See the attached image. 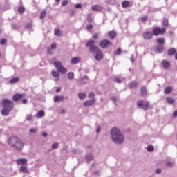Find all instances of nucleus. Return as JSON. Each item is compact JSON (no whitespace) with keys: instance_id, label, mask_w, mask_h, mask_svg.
<instances>
[{"instance_id":"nucleus-1","label":"nucleus","mask_w":177,"mask_h":177,"mask_svg":"<svg viewBox=\"0 0 177 177\" xmlns=\"http://www.w3.org/2000/svg\"><path fill=\"white\" fill-rule=\"evenodd\" d=\"M110 134L113 143L116 145L124 143V135L121 133L120 129L117 127L113 128L110 131Z\"/></svg>"},{"instance_id":"nucleus-2","label":"nucleus","mask_w":177,"mask_h":177,"mask_svg":"<svg viewBox=\"0 0 177 177\" xmlns=\"http://www.w3.org/2000/svg\"><path fill=\"white\" fill-rule=\"evenodd\" d=\"M8 144L12 147H15L16 150L20 151V150H23V147L24 144L17 137L12 136L10 137L8 140Z\"/></svg>"},{"instance_id":"nucleus-3","label":"nucleus","mask_w":177,"mask_h":177,"mask_svg":"<svg viewBox=\"0 0 177 177\" xmlns=\"http://www.w3.org/2000/svg\"><path fill=\"white\" fill-rule=\"evenodd\" d=\"M53 64L54 67H56L57 71L61 73V74H66V73H67V69L63 66V64L60 61H55Z\"/></svg>"},{"instance_id":"nucleus-4","label":"nucleus","mask_w":177,"mask_h":177,"mask_svg":"<svg viewBox=\"0 0 177 177\" xmlns=\"http://www.w3.org/2000/svg\"><path fill=\"white\" fill-rule=\"evenodd\" d=\"M99 45L102 49H106L110 46H113V43L109 40L104 39L99 42Z\"/></svg>"},{"instance_id":"nucleus-5","label":"nucleus","mask_w":177,"mask_h":177,"mask_svg":"<svg viewBox=\"0 0 177 177\" xmlns=\"http://www.w3.org/2000/svg\"><path fill=\"white\" fill-rule=\"evenodd\" d=\"M3 107L12 110L13 109V102L9 100H3L2 101Z\"/></svg>"},{"instance_id":"nucleus-6","label":"nucleus","mask_w":177,"mask_h":177,"mask_svg":"<svg viewBox=\"0 0 177 177\" xmlns=\"http://www.w3.org/2000/svg\"><path fill=\"white\" fill-rule=\"evenodd\" d=\"M149 102H145L140 100L137 102V106L140 109H142V110H147L149 109Z\"/></svg>"},{"instance_id":"nucleus-7","label":"nucleus","mask_w":177,"mask_h":177,"mask_svg":"<svg viewBox=\"0 0 177 177\" xmlns=\"http://www.w3.org/2000/svg\"><path fill=\"white\" fill-rule=\"evenodd\" d=\"M51 75L53 77H54L55 79V81L57 82V81H60V72L58 71H56L55 69H53L52 71H51Z\"/></svg>"},{"instance_id":"nucleus-8","label":"nucleus","mask_w":177,"mask_h":177,"mask_svg":"<svg viewBox=\"0 0 177 177\" xmlns=\"http://www.w3.org/2000/svg\"><path fill=\"white\" fill-rule=\"evenodd\" d=\"M165 32V28H155L153 30V35H160V34H164Z\"/></svg>"},{"instance_id":"nucleus-9","label":"nucleus","mask_w":177,"mask_h":177,"mask_svg":"<svg viewBox=\"0 0 177 177\" xmlns=\"http://www.w3.org/2000/svg\"><path fill=\"white\" fill-rule=\"evenodd\" d=\"M95 102H96V100L95 98L88 100L84 102V107H89L91 106H93V104H95Z\"/></svg>"},{"instance_id":"nucleus-10","label":"nucleus","mask_w":177,"mask_h":177,"mask_svg":"<svg viewBox=\"0 0 177 177\" xmlns=\"http://www.w3.org/2000/svg\"><path fill=\"white\" fill-rule=\"evenodd\" d=\"M23 97H26V94L17 93L13 95L12 100H14V102H17V100H20V99H23Z\"/></svg>"},{"instance_id":"nucleus-11","label":"nucleus","mask_w":177,"mask_h":177,"mask_svg":"<svg viewBox=\"0 0 177 177\" xmlns=\"http://www.w3.org/2000/svg\"><path fill=\"white\" fill-rule=\"evenodd\" d=\"M95 59L97 62H100L103 59V53L100 50H97Z\"/></svg>"},{"instance_id":"nucleus-12","label":"nucleus","mask_w":177,"mask_h":177,"mask_svg":"<svg viewBox=\"0 0 177 177\" xmlns=\"http://www.w3.org/2000/svg\"><path fill=\"white\" fill-rule=\"evenodd\" d=\"M144 39H151L153 38V33L151 32H145L142 34Z\"/></svg>"},{"instance_id":"nucleus-13","label":"nucleus","mask_w":177,"mask_h":177,"mask_svg":"<svg viewBox=\"0 0 177 177\" xmlns=\"http://www.w3.org/2000/svg\"><path fill=\"white\" fill-rule=\"evenodd\" d=\"M81 62V57H73L71 59V64H78Z\"/></svg>"},{"instance_id":"nucleus-14","label":"nucleus","mask_w":177,"mask_h":177,"mask_svg":"<svg viewBox=\"0 0 177 177\" xmlns=\"http://www.w3.org/2000/svg\"><path fill=\"white\" fill-rule=\"evenodd\" d=\"M17 163L18 165H27V159L26 158L17 159Z\"/></svg>"},{"instance_id":"nucleus-15","label":"nucleus","mask_w":177,"mask_h":177,"mask_svg":"<svg viewBox=\"0 0 177 177\" xmlns=\"http://www.w3.org/2000/svg\"><path fill=\"white\" fill-rule=\"evenodd\" d=\"M91 9L95 12H102L103 7L100 5H94L91 7Z\"/></svg>"},{"instance_id":"nucleus-16","label":"nucleus","mask_w":177,"mask_h":177,"mask_svg":"<svg viewBox=\"0 0 177 177\" xmlns=\"http://www.w3.org/2000/svg\"><path fill=\"white\" fill-rule=\"evenodd\" d=\"M53 100L55 103L63 102V100H64V97L63 95H56L54 97Z\"/></svg>"},{"instance_id":"nucleus-17","label":"nucleus","mask_w":177,"mask_h":177,"mask_svg":"<svg viewBox=\"0 0 177 177\" xmlns=\"http://www.w3.org/2000/svg\"><path fill=\"white\" fill-rule=\"evenodd\" d=\"M162 66L163 68H165L166 70H168L171 67V63L167 60H163L162 62Z\"/></svg>"},{"instance_id":"nucleus-18","label":"nucleus","mask_w":177,"mask_h":177,"mask_svg":"<svg viewBox=\"0 0 177 177\" xmlns=\"http://www.w3.org/2000/svg\"><path fill=\"white\" fill-rule=\"evenodd\" d=\"M20 172H22V174H28V169L27 168V166L21 165L19 168Z\"/></svg>"},{"instance_id":"nucleus-19","label":"nucleus","mask_w":177,"mask_h":177,"mask_svg":"<svg viewBox=\"0 0 177 177\" xmlns=\"http://www.w3.org/2000/svg\"><path fill=\"white\" fill-rule=\"evenodd\" d=\"M54 34L57 37H63V32L59 28L55 29L54 31Z\"/></svg>"},{"instance_id":"nucleus-20","label":"nucleus","mask_w":177,"mask_h":177,"mask_svg":"<svg viewBox=\"0 0 177 177\" xmlns=\"http://www.w3.org/2000/svg\"><path fill=\"white\" fill-rule=\"evenodd\" d=\"M97 50H99V48L95 45L89 47V52L91 53H95V52H97Z\"/></svg>"},{"instance_id":"nucleus-21","label":"nucleus","mask_w":177,"mask_h":177,"mask_svg":"<svg viewBox=\"0 0 177 177\" xmlns=\"http://www.w3.org/2000/svg\"><path fill=\"white\" fill-rule=\"evenodd\" d=\"M166 102L168 104H174V103H175V99L171 97H166Z\"/></svg>"},{"instance_id":"nucleus-22","label":"nucleus","mask_w":177,"mask_h":177,"mask_svg":"<svg viewBox=\"0 0 177 177\" xmlns=\"http://www.w3.org/2000/svg\"><path fill=\"white\" fill-rule=\"evenodd\" d=\"M10 110H12V109H9L8 108L3 107V109L1 110L2 115H8L9 114V112L10 111Z\"/></svg>"},{"instance_id":"nucleus-23","label":"nucleus","mask_w":177,"mask_h":177,"mask_svg":"<svg viewBox=\"0 0 177 177\" xmlns=\"http://www.w3.org/2000/svg\"><path fill=\"white\" fill-rule=\"evenodd\" d=\"M78 97L80 100H84L86 97V93L80 92L78 93Z\"/></svg>"},{"instance_id":"nucleus-24","label":"nucleus","mask_w":177,"mask_h":177,"mask_svg":"<svg viewBox=\"0 0 177 177\" xmlns=\"http://www.w3.org/2000/svg\"><path fill=\"white\" fill-rule=\"evenodd\" d=\"M140 92H141L142 96H146L147 93V89L146 88V87H141Z\"/></svg>"},{"instance_id":"nucleus-25","label":"nucleus","mask_w":177,"mask_h":177,"mask_svg":"<svg viewBox=\"0 0 177 177\" xmlns=\"http://www.w3.org/2000/svg\"><path fill=\"white\" fill-rule=\"evenodd\" d=\"M129 88H131V89H133V88L138 87V83H137V82H132L129 83Z\"/></svg>"},{"instance_id":"nucleus-26","label":"nucleus","mask_w":177,"mask_h":177,"mask_svg":"<svg viewBox=\"0 0 177 177\" xmlns=\"http://www.w3.org/2000/svg\"><path fill=\"white\" fill-rule=\"evenodd\" d=\"M45 115V112H44V111H39L36 117H37V118H42V117H44Z\"/></svg>"},{"instance_id":"nucleus-27","label":"nucleus","mask_w":177,"mask_h":177,"mask_svg":"<svg viewBox=\"0 0 177 177\" xmlns=\"http://www.w3.org/2000/svg\"><path fill=\"white\" fill-rule=\"evenodd\" d=\"M165 165H167V167H169V168H172V167H174L175 165V162H174L171 160H169L165 162Z\"/></svg>"},{"instance_id":"nucleus-28","label":"nucleus","mask_w":177,"mask_h":177,"mask_svg":"<svg viewBox=\"0 0 177 177\" xmlns=\"http://www.w3.org/2000/svg\"><path fill=\"white\" fill-rule=\"evenodd\" d=\"M19 82V77H13L9 80V84H16Z\"/></svg>"},{"instance_id":"nucleus-29","label":"nucleus","mask_w":177,"mask_h":177,"mask_svg":"<svg viewBox=\"0 0 177 177\" xmlns=\"http://www.w3.org/2000/svg\"><path fill=\"white\" fill-rule=\"evenodd\" d=\"M175 53H176V50H175L174 48H170L168 50V55L169 56H172L173 55H175Z\"/></svg>"},{"instance_id":"nucleus-30","label":"nucleus","mask_w":177,"mask_h":177,"mask_svg":"<svg viewBox=\"0 0 177 177\" xmlns=\"http://www.w3.org/2000/svg\"><path fill=\"white\" fill-rule=\"evenodd\" d=\"M109 37L111 38V39H114V38H115V36L117 35L115 34V32L111 31L109 32Z\"/></svg>"},{"instance_id":"nucleus-31","label":"nucleus","mask_w":177,"mask_h":177,"mask_svg":"<svg viewBox=\"0 0 177 177\" xmlns=\"http://www.w3.org/2000/svg\"><path fill=\"white\" fill-rule=\"evenodd\" d=\"M93 160V154H88L86 156V160L87 162H89V161H92Z\"/></svg>"},{"instance_id":"nucleus-32","label":"nucleus","mask_w":177,"mask_h":177,"mask_svg":"<svg viewBox=\"0 0 177 177\" xmlns=\"http://www.w3.org/2000/svg\"><path fill=\"white\" fill-rule=\"evenodd\" d=\"M171 92H172V87L171 86H168L166 87L165 89V93H166L167 95L171 93Z\"/></svg>"},{"instance_id":"nucleus-33","label":"nucleus","mask_w":177,"mask_h":177,"mask_svg":"<svg viewBox=\"0 0 177 177\" xmlns=\"http://www.w3.org/2000/svg\"><path fill=\"white\" fill-rule=\"evenodd\" d=\"M122 6L123 8H128L129 6V1H124L122 3Z\"/></svg>"},{"instance_id":"nucleus-34","label":"nucleus","mask_w":177,"mask_h":177,"mask_svg":"<svg viewBox=\"0 0 177 177\" xmlns=\"http://www.w3.org/2000/svg\"><path fill=\"white\" fill-rule=\"evenodd\" d=\"M67 77L68 78V80H73L74 79V73L73 72H69L67 74Z\"/></svg>"},{"instance_id":"nucleus-35","label":"nucleus","mask_w":177,"mask_h":177,"mask_svg":"<svg viewBox=\"0 0 177 177\" xmlns=\"http://www.w3.org/2000/svg\"><path fill=\"white\" fill-rule=\"evenodd\" d=\"M51 147H52V149H53V150H56V149H58V148H59V143H57V142L53 143V144L51 145Z\"/></svg>"},{"instance_id":"nucleus-36","label":"nucleus","mask_w":177,"mask_h":177,"mask_svg":"<svg viewBox=\"0 0 177 177\" xmlns=\"http://www.w3.org/2000/svg\"><path fill=\"white\" fill-rule=\"evenodd\" d=\"M93 44H95V41L93 40H89L86 43V46H89V48H91V46H93Z\"/></svg>"},{"instance_id":"nucleus-37","label":"nucleus","mask_w":177,"mask_h":177,"mask_svg":"<svg viewBox=\"0 0 177 177\" xmlns=\"http://www.w3.org/2000/svg\"><path fill=\"white\" fill-rule=\"evenodd\" d=\"M30 133H37L38 132V129L37 128H31L29 130Z\"/></svg>"},{"instance_id":"nucleus-38","label":"nucleus","mask_w":177,"mask_h":177,"mask_svg":"<svg viewBox=\"0 0 177 177\" xmlns=\"http://www.w3.org/2000/svg\"><path fill=\"white\" fill-rule=\"evenodd\" d=\"M46 16V10H43L40 15V19H44Z\"/></svg>"},{"instance_id":"nucleus-39","label":"nucleus","mask_w":177,"mask_h":177,"mask_svg":"<svg viewBox=\"0 0 177 177\" xmlns=\"http://www.w3.org/2000/svg\"><path fill=\"white\" fill-rule=\"evenodd\" d=\"M165 39H163V38H160V39H157V43L158 44H165Z\"/></svg>"},{"instance_id":"nucleus-40","label":"nucleus","mask_w":177,"mask_h":177,"mask_svg":"<svg viewBox=\"0 0 177 177\" xmlns=\"http://www.w3.org/2000/svg\"><path fill=\"white\" fill-rule=\"evenodd\" d=\"M18 10L19 13L22 14V13H24V10H26V8H24V7L23 6H19L18 8Z\"/></svg>"},{"instance_id":"nucleus-41","label":"nucleus","mask_w":177,"mask_h":177,"mask_svg":"<svg viewBox=\"0 0 177 177\" xmlns=\"http://www.w3.org/2000/svg\"><path fill=\"white\" fill-rule=\"evenodd\" d=\"M59 114H62V115L66 114V109H64V108H61V109H59Z\"/></svg>"},{"instance_id":"nucleus-42","label":"nucleus","mask_w":177,"mask_h":177,"mask_svg":"<svg viewBox=\"0 0 177 177\" xmlns=\"http://www.w3.org/2000/svg\"><path fill=\"white\" fill-rule=\"evenodd\" d=\"M88 97L89 99H94L93 97H95V93H93V92H90V93H88Z\"/></svg>"},{"instance_id":"nucleus-43","label":"nucleus","mask_w":177,"mask_h":177,"mask_svg":"<svg viewBox=\"0 0 177 177\" xmlns=\"http://www.w3.org/2000/svg\"><path fill=\"white\" fill-rule=\"evenodd\" d=\"M147 151H153V150H154V147H153V145H149L147 147Z\"/></svg>"},{"instance_id":"nucleus-44","label":"nucleus","mask_w":177,"mask_h":177,"mask_svg":"<svg viewBox=\"0 0 177 177\" xmlns=\"http://www.w3.org/2000/svg\"><path fill=\"white\" fill-rule=\"evenodd\" d=\"M26 120L27 121H32V115H26Z\"/></svg>"},{"instance_id":"nucleus-45","label":"nucleus","mask_w":177,"mask_h":177,"mask_svg":"<svg viewBox=\"0 0 177 177\" xmlns=\"http://www.w3.org/2000/svg\"><path fill=\"white\" fill-rule=\"evenodd\" d=\"M164 49V46H162V45H159L157 47V50H158V52H162Z\"/></svg>"},{"instance_id":"nucleus-46","label":"nucleus","mask_w":177,"mask_h":177,"mask_svg":"<svg viewBox=\"0 0 177 177\" xmlns=\"http://www.w3.org/2000/svg\"><path fill=\"white\" fill-rule=\"evenodd\" d=\"M115 82H117V84H121L122 81L119 77H115L114 79Z\"/></svg>"},{"instance_id":"nucleus-47","label":"nucleus","mask_w":177,"mask_h":177,"mask_svg":"<svg viewBox=\"0 0 177 177\" xmlns=\"http://www.w3.org/2000/svg\"><path fill=\"white\" fill-rule=\"evenodd\" d=\"M121 48H118V50L115 52V55L116 56H119V55H121Z\"/></svg>"},{"instance_id":"nucleus-48","label":"nucleus","mask_w":177,"mask_h":177,"mask_svg":"<svg viewBox=\"0 0 177 177\" xmlns=\"http://www.w3.org/2000/svg\"><path fill=\"white\" fill-rule=\"evenodd\" d=\"M92 28H93V26L92 24H88L86 26V30H88V31H91Z\"/></svg>"},{"instance_id":"nucleus-49","label":"nucleus","mask_w":177,"mask_h":177,"mask_svg":"<svg viewBox=\"0 0 177 177\" xmlns=\"http://www.w3.org/2000/svg\"><path fill=\"white\" fill-rule=\"evenodd\" d=\"M0 44L1 45H5V44H6V40L5 39H2L0 40Z\"/></svg>"},{"instance_id":"nucleus-50","label":"nucleus","mask_w":177,"mask_h":177,"mask_svg":"<svg viewBox=\"0 0 177 177\" xmlns=\"http://www.w3.org/2000/svg\"><path fill=\"white\" fill-rule=\"evenodd\" d=\"M162 24L163 26H168V19H164Z\"/></svg>"},{"instance_id":"nucleus-51","label":"nucleus","mask_w":177,"mask_h":177,"mask_svg":"<svg viewBox=\"0 0 177 177\" xmlns=\"http://www.w3.org/2000/svg\"><path fill=\"white\" fill-rule=\"evenodd\" d=\"M67 3H68V1H66V0H64L62 2V6H66V5H67Z\"/></svg>"},{"instance_id":"nucleus-52","label":"nucleus","mask_w":177,"mask_h":177,"mask_svg":"<svg viewBox=\"0 0 177 177\" xmlns=\"http://www.w3.org/2000/svg\"><path fill=\"white\" fill-rule=\"evenodd\" d=\"M93 39H97V38H99V35H97V33H95L93 35Z\"/></svg>"},{"instance_id":"nucleus-53","label":"nucleus","mask_w":177,"mask_h":177,"mask_svg":"<svg viewBox=\"0 0 177 177\" xmlns=\"http://www.w3.org/2000/svg\"><path fill=\"white\" fill-rule=\"evenodd\" d=\"M51 49H56V44L55 43H53L51 44Z\"/></svg>"},{"instance_id":"nucleus-54","label":"nucleus","mask_w":177,"mask_h":177,"mask_svg":"<svg viewBox=\"0 0 177 177\" xmlns=\"http://www.w3.org/2000/svg\"><path fill=\"white\" fill-rule=\"evenodd\" d=\"M142 21H146L147 20V16H144L141 18Z\"/></svg>"},{"instance_id":"nucleus-55","label":"nucleus","mask_w":177,"mask_h":177,"mask_svg":"<svg viewBox=\"0 0 177 177\" xmlns=\"http://www.w3.org/2000/svg\"><path fill=\"white\" fill-rule=\"evenodd\" d=\"M82 5L81 4H75V8L76 9H80L81 8Z\"/></svg>"},{"instance_id":"nucleus-56","label":"nucleus","mask_w":177,"mask_h":177,"mask_svg":"<svg viewBox=\"0 0 177 177\" xmlns=\"http://www.w3.org/2000/svg\"><path fill=\"white\" fill-rule=\"evenodd\" d=\"M100 129H101L100 127V126H97V128H96V132H97V133H99V132H100Z\"/></svg>"},{"instance_id":"nucleus-57","label":"nucleus","mask_w":177,"mask_h":177,"mask_svg":"<svg viewBox=\"0 0 177 177\" xmlns=\"http://www.w3.org/2000/svg\"><path fill=\"white\" fill-rule=\"evenodd\" d=\"M111 100H112V102H113V103H115V102H117V97H111Z\"/></svg>"},{"instance_id":"nucleus-58","label":"nucleus","mask_w":177,"mask_h":177,"mask_svg":"<svg viewBox=\"0 0 177 177\" xmlns=\"http://www.w3.org/2000/svg\"><path fill=\"white\" fill-rule=\"evenodd\" d=\"M87 20H88V21H92V19H91V14H88Z\"/></svg>"},{"instance_id":"nucleus-59","label":"nucleus","mask_w":177,"mask_h":177,"mask_svg":"<svg viewBox=\"0 0 177 177\" xmlns=\"http://www.w3.org/2000/svg\"><path fill=\"white\" fill-rule=\"evenodd\" d=\"M177 116V111H175L173 114H172V117H174V118H176Z\"/></svg>"},{"instance_id":"nucleus-60","label":"nucleus","mask_w":177,"mask_h":177,"mask_svg":"<svg viewBox=\"0 0 177 177\" xmlns=\"http://www.w3.org/2000/svg\"><path fill=\"white\" fill-rule=\"evenodd\" d=\"M156 174H161V169H158L156 170Z\"/></svg>"},{"instance_id":"nucleus-61","label":"nucleus","mask_w":177,"mask_h":177,"mask_svg":"<svg viewBox=\"0 0 177 177\" xmlns=\"http://www.w3.org/2000/svg\"><path fill=\"white\" fill-rule=\"evenodd\" d=\"M42 136H43L44 138H46V137L48 136V133H46V132H44V133H42Z\"/></svg>"},{"instance_id":"nucleus-62","label":"nucleus","mask_w":177,"mask_h":177,"mask_svg":"<svg viewBox=\"0 0 177 177\" xmlns=\"http://www.w3.org/2000/svg\"><path fill=\"white\" fill-rule=\"evenodd\" d=\"M22 103H23V104H26L27 100H26V99L22 100Z\"/></svg>"},{"instance_id":"nucleus-63","label":"nucleus","mask_w":177,"mask_h":177,"mask_svg":"<svg viewBox=\"0 0 177 177\" xmlns=\"http://www.w3.org/2000/svg\"><path fill=\"white\" fill-rule=\"evenodd\" d=\"M31 26H32L31 24H28L26 25V28H31Z\"/></svg>"},{"instance_id":"nucleus-64","label":"nucleus","mask_w":177,"mask_h":177,"mask_svg":"<svg viewBox=\"0 0 177 177\" xmlns=\"http://www.w3.org/2000/svg\"><path fill=\"white\" fill-rule=\"evenodd\" d=\"M84 80H88V76H84V77L82 79V81H84Z\"/></svg>"}]
</instances>
